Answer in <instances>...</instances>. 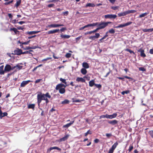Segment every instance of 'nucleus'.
<instances>
[{
  "mask_svg": "<svg viewBox=\"0 0 153 153\" xmlns=\"http://www.w3.org/2000/svg\"><path fill=\"white\" fill-rule=\"evenodd\" d=\"M38 93L37 99L38 106H39L40 104L41 103L42 100H44L45 101V106H46L49 102L48 98H51V96L48 92H47L45 94H43L40 92H39Z\"/></svg>",
  "mask_w": 153,
  "mask_h": 153,
  "instance_id": "nucleus-1",
  "label": "nucleus"
},
{
  "mask_svg": "<svg viewBox=\"0 0 153 153\" xmlns=\"http://www.w3.org/2000/svg\"><path fill=\"white\" fill-rule=\"evenodd\" d=\"M112 23L111 22H99L98 27L100 30H101L104 28L107 27L108 24Z\"/></svg>",
  "mask_w": 153,
  "mask_h": 153,
  "instance_id": "nucleus-2",
  "label": "nucleus"
},
{
  "mask_svg": "<svg viewBox=\"0 0 153 153\" xmlns=\"http://www.w3.org/2000/svg\"><path fill=\"white\" fill-rule=\"evenodd\" d=\"M118 145V143L117 142L114 143L112 146L109 149L108 152L107 153H113L114 149L116 148Z\"/></svg>",
  "mask_w": 153,
  "mask_h": 153,
  "instance_id": "nucleus-3",
  "label": "nucleus"
},
{
  "mask_svg": "<svg viewBox=\"0 0 153 153\" xmlns=\"http://www.w3.org/2000/svg\"><path fill=\"white\" fill-rule=\"evenodd\" d=\"M117 17V16L115 14H108L104 16V18L105 19H114Z\"/></svg>",
  "mask_w": 153,
  "mask_h": 153,
  "instance_id": "nucleus-4",
  "label": "nucleus"
},
{
  "mask_svg": "<svg viewBox=\"0 0 153 153\" xmlns=\"http://www.w3.org/2000/svg\"><path fill=\"white\" fill-rule=\"evenodd\" d=\"M132 23V22H127L125 24H120L117 26H116V27H114V28H120V27H126V26H127L128 25H131Z\"/></svg>",
  "mask_w": 153,
  "mask_h": 153,
  "instance_id": "nucleus-5",
  "label": "nucleus"
},
{
  "mask_svg": "<svg viewBox=\"0 0 153 153\" xmlns=\"http://www.w3.org/2000/svg\"><path fill=\"white\" fill-rule=\"evenodd\" d=\"M69 85V84L64 85V84L61 83L59 84L56 85L55 89L56 90H59L60 89L62 88L63 87L65 88L66 86H68Z\"/></svg>",
  "mask_w": 153,
  "mask_h": 153,
  "instance_id": "nucleus-6",
  "label": "nucleus"
},
{
  "mask_svg": "<svg viewBox=\"0 0 153 153\" xmlns=\"http://www.w3.org/2000/svg\"><path fill=\"white\" fill-rule=\"evenodd\" d=\"M137 52L140 53V55L141 57L144 58L146 56V55L144 53L145 51L142 48H140L137 50Z\"/></svg>",
  "mask_w": 153,
  "mask_h": 153,
  "instance_id": "nucleus-7",
  "label": "nucleus"
},
{
  "mask_svg": "<svg viewBox=\"0 0 153 153\" xmlns=\"http://www.w3.org/2000/svg\"><path fill=\"white\" fill-rule=\"evenodd\" d=\"M30 82L31 81L30 80L23 81L21 83L20 86L21 87H24Z\"/></svg>",
  "mask_w": 153,
  "mask_h": 153,
  "instance_id": "nucleus-8",
  "label": "nucleus"
},
{
  "mask_svg": "<svg viewBox=\"0 0 153 153\" xmlns=\"http://www.w3.org/2000/svg\"><path fill=\"white\" fill-rule=\"evenodd\" d=\"M14 54L19 55L22 54V50L21 49L17 48L14 51Z\"/></svg>",
  "mask_w": 153,
  "mask_h": 153,
  "instance_id": "nucleus-9",
  "label": "nucleus"
},
{
  "mask_svg": "<svg viewBox=\"0 0 153 153\" xmlns=\"http://www.w3.org/2000/svg\"><path fill=\"white\" fill-rule=\"evenodd\" d=\"M11 67L10 65L7 64L4 67V70L5 72H9L11 71Z\"/></svg>",
  "mask_w": 153,
  "mask_h": 153,
  "instance_id": "nucleus-10",
  "label": "nucleus"
},
{
  "mask_svg": "<svg viewBox=\"0 0 153 153\" xmlns=\"http://www.w3.org/2000/svg\"><path fill=\"white\" fill-rule=\"evenodd\" d=\"M95 36H90L89 39L92 40H94L95 39L99 38L100 36V34L98 33H96Z\"/></svg>",
  "mask_w": 153,
  "mask_h": 153,
  "instance_id": "nucleus-11",
  "label": "nucleus"
},
{
  "mask_svg": "<svg viewBox=\"0 0 153 153\" xmlns=\"http://www.w3.org/2000/svg\"><path fill=\"white\" fill-rule=\"evenodd\" d=\"M117 114L116 113H114L112 115H108L107 114V118L112 119L115 118L117 116Z\"/></svg>",
  "mask_w": 153,
  "mask_h": 153,
  "instance_id": "nucleus-12",
  "label": "nucleus"
},
{
  "mask_svg": "<svg viewBox=\"0 0 153 153\" xmlns=\"http://www.w3.org/2000/svg\"><path fill=\"white\" fill-rule=\"evenodd\" d=\"M108 123L112 125H115L117 124L118 121L116 120H112L108 121Z\"/></svg>",
  "mask_w": 153,
  "mask_h": 153,
  "instance_id": "nucleus-13",
  "label": "nucleus"
},
{
  "mask_svg": "<svg viewBox=\"0 0 153 153\" xmlns=\"http://www.w3.org/2000/svg\"><path fill=\"white\" fill-rule=\"evenodd\" d=\"M59 31V29H56L49 31L47 32V33L48 34H53L55 33L58 32Z\"/></svg>",
  "mask_w": 153,
  "mask_h": 153,
  "instance_id": "nucleus-14",
  "label": "nucleus"
},
{
  "mask_svg": "<svg viewBox=\"0 0 153 153\" xmlns=\"http://www.w3.org/2000/svg\"><path fill=\"white\" fill-rule=\"evenodd\" d=\"M53 149H57L59 151H60L61 150V149L58 147L56 146H54L53 147H50L49 149L48 150V151L50 152Z\"/></svg>",
  "mask_w": 153,
  "mask_h": 153,
  "instance_id": "nucleus-15",
  "label": "nucleus"
},
{
  "mask_svg": "<svg viewBox=\"0 0 153 153\" xmlns=\"http://www.w3.org/2000/svg\"><path fill=\"white\" fill-rule=\"evenodd\" d=\"M76 81L78 82H85V80L82 77H78L76 78Z\"/></svg>",
  "mask_w": 153,
  "mask_h": 153,
  "instance_id": "nucleus-16",
  "label": "nucleus"
},
{
  "mask_svg": "<svg viewBox=\"0 0 153 153\" xmlns=\"http://www.w3.org/2000/svg\"><path fill=\"white\" fill-rule=\"evenodd\" d=\"M38 48L39 47L38 46H36L33 47L27 46L25 48H24V50H29L30 49H35Z\"/></svg>",
  "mask_w": 153,
  "mask_h": 153,
  "instance_id": "nucleus-17",
  "label": "nucleus"
},
{
  "mask_svg": "<svg viewBox=\"0 0 153 153\" xmlns=\"http://www.w3.org/2000/svg\"><path fill=\"white\" fill-rule=\"evenodd\" d=\"M124 77H117V78L120 79L122 80L123 81H124V78L130 79L131 80H132L133 79V78L127 76H124Z\"/></svg>",
  "mask_w": 153,
  "mask_h": 153,
  "instance_id": "nucleus-18",
  "label": "nucleus"
},
{
  "mask_svg": "<svg viewBox=\"0 0 153 153\" xmlns=\"http://www.w3.org/2000/svg\"><path fill=\"white\" fill-rule=\"evenodd\" d=\"M127 14H128L127 11L125 12L120 13H118V15L119 17L124 16H126Z\"/></svg>",
  "mask_w": 153,
  "mask_h": 153,
  "instance_id": "nucleus-19",
  "label": "nucleus"
},
{
  "mask_svg": "<svg viewBox=\"0 0 153 153\" xmlns=\"http://www.w3.org/2000/svg\"><path fill=\"white\" fill-rule=\"evenodd\" d=\"M9 30L10 31H13L15 34H17L19 33V32L15 28L13 27V28H10Z\"/></svg>",
  "mask_w": 153,
  "mask_h": 153,
  "instance_id": "nucleus-20",
  "label": "nucleus"
},
{
  "mask_svg": "<svg viewBox=\"0 0 153 153\" xmlns=\"http://www.w3.org/2000/svg\"><path fill=\"white\" fill-rule=\"evenodd\" d=\"M4 66L3 65H2L0 66V74L3 75L4 74L5 72V70H3Z\"/></svg>",
  "mask_w": 153,
  "mask_h": 153,
  "instance_id": "nucleus-21",
  "label": "nucleus"
},
{
  "mask_svg": "<svg viewBox=\"0 0 153 153\" xmlns=\"http://www.w3.org/2000/svg\"><path fill=\"white\" fill-rule=\"evenodd\" d=\"M45 103H42L41 104H40V106H38V108L39 109H40L41 110H42V108H45L46 106H45Z\"/></svg>",
  "mask_w": 153,
  "mask_h": 153,
  "instance_id": "nucleus-22",
  "label": "nucleus"
},
{
  "mask_svg": "<svg viewBox=\"0 0 153 153\" xmlns=\"http://www.w3.org/2000/svg\"><path fill=\"white\" fill-rule=\"evenodd\" d=\"M69 136V135L68 134H66L65 136L60 139V141H64L68 139Z\"/></svg>",
  "mask_w": 153,
  "mask_h": 153,
  "instance_id": "nucleus-23",
  "label": "nucleus"
},
{
  "mask_svg": "<svg viewBox=\"0 0 153 153\" xmlns=\"http://www.w3.org/2000/svg\"><path fill=\"white\" fill-rule=\"evenodd\" d=\"M21 0H16V3L14 5V7L17 8L21 4Z\"/></svg>",
  "mask_w": 153,
  "mask_h": 153,
  "instance_id": "nucleus-24",
  "label": "nucleus"
},
{
  "mask_svg": "<svg viewBox=\"0 0 153 153\" xmlns=\"http://www.w3.org/2000/svg\"><path fill=\"white\" fill-rule=\"evenodd\" d=\"M82 67L85 68H89V65L86 62H84L82 64Z\"/></svg>",
  "mask_w": 153,
  "mask_h": 153,
  "instance_id": "nucleus-25",
  "label": "nucleus"
},
{
  "mask_svg": "<svg viewBox=\"0 0 153 153\" xmlns=\"http://www.w3.org/2000/svg\"><path fill=\"white\" fill-rule=\"evenodd\" d=\"M142 30L144 32H152L153 31V28L149 29H142Z\"/></svg>",
  "mask_w": 153,
  "mask_h": 153,
  "instance_id": "nucleus-26",
  "label": "nucleus"
},
{
  "mask_svg": "<svg viewBox=\"0 0 153 153\" xmlns=\"http://www.w3.org/2000/svg\"><path fill=\"white\" fill-rule=\"evenodd\" d=\"M32 52H33V51L32 50H30L28 51H26L24 52L22 51V54H30L33 55L32 53H31Z\"/></svg>",
  "mask_w": 153,
  "mask_h": 153,
  "instance_id": "nucleus-27",
  "label": "nucleus"
},
{
  "mask_svg": "<svg viewBox=\"0 0 153 153\" xmlns=\"http://www.w3.org/2000/svg\"><path fill=\"white\" fill-rule=\"evenodd\" d=\"M95 84L94 83V80H91L89 82V86L90 87H92L94 85H95Z\"/></svg>",
  "mask_w": 153,
  "mask_h": 153,
  "instance_id": "nucleus-28",
  "label": "nucleus"
},
{
  "mask_svg": "<svg viewBox=\"0 0 153 153\" xmlns=\"http://www.w3.org/2000/svg\"><path fill=\"white\" fill-rule=\"evenodd\" d=\"M47 27H49V28L51 27H58V24H51L50 25H48Z\"/></svg>",
  "mask_w": 153,
  "mask_h": 153,
  "instance_id": "nucleus-29",
  "label": "nucleus"
},
{
  "mask_svg": "<svg viewBox=\"0 0 153 153\" xmlns=\"http://www.w3.org/2000/svg\"><path fill=\"white\" fill-rule=\"evenodd\" d=\"M35 107V104H29L28 106V108H31L33 110H34V108Z\"/></svg>",
  "mask_w": 153,
  "mask_h": 153,
  "instance_id": "nucleus-30",
  "label": "nucleus"
},
{
  "mask_svg": "<svg viewBox=\"0 0 153 153\" xmlns=\"http://www.w3.org/2000/svg\"><path fill=\"white\" fill-rule=\"evenodd\" d=\"M85 69L86 68H82L81 70V73L83 75H85L87 73V71Z\"/></svg>",
  "mask_w": 153,
  "mask_h": 153,
  "instance_id": "nucleus-31",
  "label": "nucleus"
},
{
  "mask_svg": "<svg viewBox=\"0 0 153 153\" xmlns=\"http://www.w3.org/2000/svg\"><path fill=\"white\" fill-rule=\"evenodd\" d=\"M95 6V5L94 3H88L85 6V7H94Z\"/></svg>",
  "mask_w": 153,
  "mask_h": 153,
  "instance_id": "nucleus-32",
  "label": "nucleus"
},
{
  "mask_svg": "<svg viewBox=\"0 0 153 153\" xmlns=\"http://www.w3.org/2000/svg\"><path fill=\"white\" fill-rule=\"evenodd\" d=\"M60 36L62 38L69 39L70 38L71 36L69 35L62 34Z\"/></svg>",
  "mask_w": 153,
  "mask_h": 153,
  "instance_id": "nucleus-33",
  "label": "nucleus"
},
{
  "mask_svg": "<svg viewBox=\"0 0 153 153\" xmlns=\"http://www.w3.org/2000/svg\"><path fill=\"white\" fill-rule=\"evenodd\" d=\"M65 88H62L59 90V92L61 94H63L65 92Z\"/></svg>",
  "mask_w": 153,
  "mask_h": 153,
  "instance_id": "nucleus-34",
  "label": "nucleus"
},
{
  "mask_svg": "<svg viewBox=\"0 0 153 153\" xmlns=\"http://www.w3.org/2000/svg\"><path fill=\"white\" fill-rule=\"evenodd\" d=\"M40 32V31H31L28 32V33L30 35H32L34 34Z\"/></svg>",
  "mask_w": 153,
  "mask_h": 153,
  "instance_id": "nucleus-35",
  "label": "nucleus"
},
{
  "mask_svg": "<svg viewBox=\"0 0 153 153\" xmlns=\"http://www.w3.org/2000/svg\"><path fill=\"white\" fill-rule=\"evenodd\" d=\"M30 41V40H29L28 41H27L26 42H20V41H19L18 42L20 44L26 45L28 44L29 43Z\"/></svg>",
  "mask_w": 153,
  "mask_h": 153,
  "instance_id": "nucleus-36",
  "label": "nucleus"
},
{
  "mask_svg": "<svg viewBox=\"0 0 153 153\" xmlns=\"http://www.w3.org/2000/svg\"><path fill=\"white\" fill-rule=\"evenodd\" d=\"M69 102V101L68 100L65 99L64 101L61 102V103L63 104H68Z\"/></svg>",
  "mask_w": 153,
  "mask_h": 153,
  "instance_id": "nucleus-37",
  "label": "nucleus"
},
{
  "mask_svg": "<svg viewBox=\"0 0 153 153\" xmlns=\"http://www.w3.org/2000/svg\"><path fill=\"white\" fill-rule=\"evenodd\" d=\"M149 13H143V14H140L139 16V18H142L143 17H144L145 16H146Z\"/></svg>",
  "mask_w": 153,
  "mask_h": 153,
  "instance_id": "nucleus-38",
  "label": "nucleus"
},
{
  "mask_svg": "<svg viewBox=\"0 0 153 153\" xmlns=\"http://www.w3.org/2000/svg\"><path fill=\"white\" fill-rule=\"evenodd\" d=\"M127 14H129L131 13H136L137 11L135 10H127Z\"/></svg>",
  "mask_w": 153,
  "mask_h": 153,
  "instance_id": "nucleus-39",
  "label": "nucleus"
},
{
  "mask_svg": "<svg viewBox=\"0 0 153 153\" xmlns=\"http://www.w3.org/2000/svg\"><path fill=\"white\" fill-rule=\"evenodd\" d=\"M124 50L125 51L129 52L130 53H133L134 54H135L134 52L133 51L131 50L130 49L127 48L124 49Z\"/></svg>",
  "mask_w": 153,
  "mask_h": 153,
  "instance_id": "nucleus-40",
  "label": "nucleus"
},
{
  "mask_svg": "<svg viewBox=\"0 0 153 153\" xmlns=\"http://www.w3.org/2000/svg\"><path fill=\"white\" fill-rule=\"evenodd\" d=\"M130 91L128 90H127L126 91H124L121 92V94L123 95H124L125 94H127L129 93Z\"/></svg>",
  "mask_w": 153,
  "mask_h": 153,
  "instance_id": "nucleus-41",
  "label": "nucleus"
},
{
  "mask_svg": "<svg viewBox=\"0 0 153 153\" xmlns=\"http://www.w3.org/2000/svg\"><path fill=\"white\" fill-rule=\"evenodd\" d=\"M107 31L108 33H109L111 34H114L115 32V30L112 28L110 29Z\"/></svg>",
  "mask_w": 153,
  "mask_h": 153,
  "instance_id": "nucleus-42",
  "label": "nucleus"
},
{
  "mask_svg": "<svg viewBox=\"0 0 153 153\" xmlns=\"http://www.w3.org/2000/svg\"><path fill=\"white\" fill-rule=\"evenodd\" d=\"M7 114H8L6 112H4L3 113V114H1V115L0 116V118L1 119L3 117L7 116Z\"/></svg>",
  "mask_w": 153,
  "mask_h": 153,
  "instance_id": "nucleus-43",
  "label": "nucleus"
},
{
  "mask_svg": "<svg viewBox=\"0 0 153 153\" xmlns=\"http://www.w3.org/2000/svg\"><path fill=\"white\" fill-rule=\"evenodd\" d=\"M60 80L62 82H63V83H64L65 84V85H67V83L66 82V80L65 79H63L62 78H61L60 79Z\"/></svg>",
  "mask_w": 153,
  "mask_h": 153,
  "instance_id": "nucleus-44",
  "label": "nucleus"
},
{
  "mask_svg": "<svg viewBox=\"0 0 153 153\" xmlns=\"http://www.w3.org/2000/svg\"><path fill=\"white\" fill-rule=\"evenodd\" d=\"M99 22H97L96 23H94L92 24H90L91 26H97V27H98V26Z\"/></svg>",
  "mask_w": 153,
  "mask_h": 153,
  "instance_id": "nucleus-45",
  "label": "nucleus"
},
{
  "mask_svg": "<svg viewBox=\"0 0 153 153\" xmlns=\"http://www.w3.org/2000/svg\"><path fill=\"white\" fill-rule=\"evenodd\" d=\"M92 134L91 131L90 130H88L86 133L85 134V136L86 137L88 134Z\"/></svg>",
  "mask_w": 153,
  "mask_h": 153,
  "instance_id": "nucleus-46",
  "label": "nucleus"
},
{
  "mask_svg": "<svg viewBox=\"0 0 153 153\" xmlns=\"http://www.w3.org/2000/svg\"><path fill=\"white\" fill-rule=\"evenodd\" d=\"M95 86L99 89H100L102 87V85L100 84H95Z\"/></svg>",
  "mask_w": 153,
  "mask_h": 153,
  "instance_id": "nucleus-47",
  "label": "nucleus"
},
{
  "mask_svg": "<svg viewBox=\"0 0 153 153\" xmlns=\"http://www.w3.org/2000/svg\"><path fill=\"white\" fill-rule=\"evenodd\" d=\"M71 53H67L65 55V57L67 58H69L71 56Z\"/></svg>",
  "mask_w": 153,
  "mask_h": 153,
  "instance_id": "nucleus-48",
  "label": "nucleus"
},
{
  "mask_svg": "<svg viewBox=\"0 0 153 153\" xmlns=\"http://www.w3.org/2000/svg\"><path fill=\"white\" fill-rule=\"evenodd\" d=\"M71 125H70V123H68L66 125H64L63 126V128H68V127H69Z\"/></svg>",
  "mask_w": 153,
  "mask_h": 153,
  "instance_id": "nucleus-49",
  "label": "nucleus"
},
{
  "mask_svg": "<svg viewBox=\"0 0 153 153\" xmlns=\"http://www.w3.org/2000/svg\"><path fill=\"white\" fill-rule=\"evenodd\" d=\"M133 148L134 147L132 145L130 146L128 149V151H129V152H131L133 149Z\"/></svg>",
  "mask_w": 153,
  "mask_h": 153,
  "instance_id": "nucleus-50",
  "label": "nucleus"
},
{
  "mask_svg": "<svg viewBox=\"0 0 153 153\" xmlns=\"http://www.w3.org/2000/svg\"><path fill=\"white\" fill-rule=\"evenodd\" d=\"M139 70L140 71H146V69L143 67H140L139 68Z\"/></svg>",
  "mask_w": 153,
  "mask_h": 153,
  "instance_id": "nucleus-51",
  "label": "nucleus"
},
{
  "mask_svg": "<svg viewBox=\"0 0 153 153\" xmlns=\"http://www.w3.org/2000/svg\"><path fill=\"white\" fill-rule=\"evenodd\" d=\"M13 1V0H11V1H9V2L5 3H4V4L5 5H7L9 4L10 3H12Z\"/></svg>",
  "mask_w": 153,
  "mask_h": 153,
  "instance_id": "nucleus-52",
  "label": "nucleus"
},
{
  "mask_svg": "<svg viewBox=\"0 0 153 153\" xmlns=\"http://www.w3.org/2000/svg\"><path fill=\"white\" fill-rule=\"evenodd\" d=\"M106 136L108 138H109L112 136L111 133H107L106 134Z\"/></svg>",
  "mask_w": 153,
  "mask_h": 153,
  "instance_id": "nucleus-53",
  "label": "nucleus"
},
{
  "mask_svg": "<svg viewBox=\"0 0 153 153\" xmlns=\"http://www.w3.org/2000/svg\"><path fill=\"white\" fill-rule=\"evenodd\" d=\"M51 57H48L46 59H43L42 60V62H44V61H47L48 60H49V59H51Z\"/></svg>",
  "mask_w": 153,
  "mask_h": 153,
  "instance_id": "nucleus-54",
  "label": "nucleus"
},
{
  "mask_svg": "<svg viewBox=\"0 0 153 153\" xmlns=\"http://www.w3.org/2000/svg\"><path fill=\"white\" fill-rule=\"evenodd\" d=\"M104 118H107V114H106L105 115H102L100 116V119Z\"/></svg>",
  "mask_w": 153,
  "mask_h": 153,
  "instance_id": "nucleus-55",
  "label": "nucleus"
},
{
  "mask_svg": "<svg viewBox=\"0 0 153 153\" xmlns=\"http://www.w3.org/2000/svg\"><path fill=\"white\" fill-rule=\"evenodd\" d=\"M118 8V7L117 6H115V7H112L111 8L112 9H113L114 10H116Z\"/></svg>",
  "mask_w": 153,
  "mask_h": 153,
  "instance_id": "nucleus-56",
  "label": "nucleus"
},
{
  "mask_svg": "<svg viewBox=\"0 0 153 153\" xmlns=\"http://www.w3.org/2000/svg\"><path fill=\"white\" fill-rule=\"evenodd\" d=\"M69 12L68 11H66L63 13V14L65 16H67Z\"/></svg>",
  "mask_w": 153,
  "mask_h": 153,
  "instance_id": "nucleus-57",
  "label": "nucleus"
},
{
  "mask_svg": "<svg viewBox=\"0 0 153 153\" xmlns=\"http://www.w3.org/2000/svg\"><path fill=\"white\" fill-rule=\"evenodd\" d=\"M104 39H105L103 37H102L101 39H100L99 40L98 43L102 42H103L102 40H103Z\"/></svg>",
  "mask_w": 153,
  "mask_h": 153,
  "instance_id": "nucleus-58",
  "label": "nucleus"
},
{
  "mask_svg": "<svg viewBox=\"0 0 153 153\" xmlns=\"http://www.w3.org/2000/svg\"><path fill=\"white\" fill-rule=\"evenodd\" d=\"M42 80V79H37L35 81V83H37L41 81Z\"/></svg>",
  "mask_w": 153,
  "mask_h": 153,
  "instance_id": "nucleus-59",
  "label": "nucleus"
},
{
  "mask_svg": "<svg viewBox=\"0 0 153 153\" xmlns=\"http://www.w3.org/2000/svg\"><path fill=\"white\" fill-rule=\"evenodd\" d=\"M111 71H110L108 72L106 74L105 76H104V77H107L108 76V75L109 74H110Z\"/></svg>",
  "mask_w": 153,
  "mask_h": 153,
  "instance_id": "nucleus-60",
  "label": "nucleus"
},
{
  "mask_svg": "<svg viewBox=\"0 0 153 153\" xmlns=\"http://www.w3.org/2000/svg\"><path fill=\"white\" fill-rule=\"evenodd\" d=\"M149 133L151 137L153 138V131H150Z\"/></svg>",
  "mask_w": 153,
  "mask_h": 153,
  "instance_id": "nucleus-61",
  "label": "nucleus"
},
{
  "mask_svg": "<svg viewBox=\"0 0 153 153\" xmlns=\"http://www.w3.org/2000/svg\"><path fill=\"white\" fill-rule=\"evenodd\" d=\"M100 30L99 28L98 27L96 29L94 30H93V33L97 32L98 30Z\"/></svg>",
  "mask_w": 153,
  "mask_h": 153,
  "instance_id": "nucleus-62",
  "label": "nucleus"
},
{
  "mask_svg": "<svg viewBox=\"0 0 153 153\" xmlns=\"http://www.w3.org/2000/svg\"><path fill=\"white\" fill-rule=\"evenodd\" d=\"M8 16L10 19H12L13 18V16L11 13H8Z\"/></svg>",
  "mask_w": 153,
  "mask_h": 153,
  "instance_id": "nucleus-63",
  "label": "nucleus"
},
{
  "mask_svg": "<svg viewBox=\"0 0 153 153\" xmlns=\"http://www.w3.org/2000/svg\"><path fill=\"white\" fill-rule=\"evenodd\" d=\"M149 53L150 54H153V49H150L149 50Z\"/></svg>",
  "mask_w": 153,
  "mask_h": 153,
  "instance_id": "nucleus-64",
  "label": "nucleus"
}]
</instances>
